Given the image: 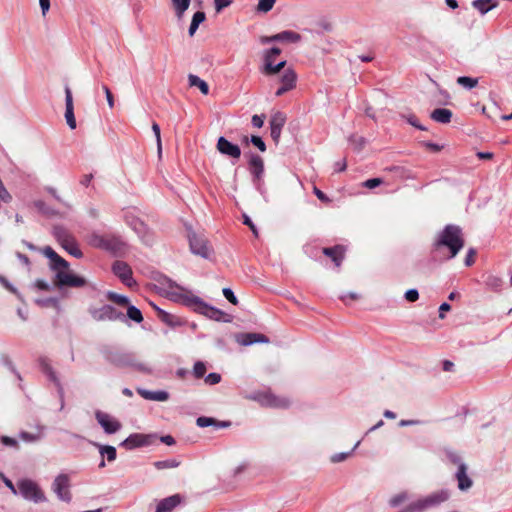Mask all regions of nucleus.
Listing matches in <instances>:
<instances>
[{"mask_svg": "<svg viewBox=\"0 0 512 512\" xmlns=\"http://www.w3.org/2000/svg\"><path fill=\"white\" fill-rule=\"evenodd\" d=\"M235 340L242 346H250L254 343H269L268 337L261 333H239Z\"/></svg>", "mask_w": 512, "mask_h": 512, "instance_id": "6ab92c4d", "label": "nucleus"}, {"mask_svg": "<svg viewBox=\"0 0 512 512\" xmlns=\"http://www.w3.org/2000/svg\"><path fill=\"white\" fill-rule=\"evenodd\" d=\"M475 255H476V251L473 248L469 249V251L465 257V261H464L466 266H471L474 264Z\"/></svg>", "mask_w": 512, "mask_h": 512, "instance_id": "5fc2aeb1", "label": "nucleus"}, {"mask_svg": "<svg viewBox=\"0 0 512 512\" xmlns=\"http://www.w3.org/2000/svg\"><path fill=\"white\" fill-rule=\"evenodd\" d=\"M249 399L257 401L263 407L270 408H288L291 404L290 400L284 396H277L270 391L255 393L249 396Z\"/></svg>", "mask_w": 512, "mask_h": 512, "instance_id": "39448f33", "label": "nucleus"}, {"mask_svg": "<svg viewBox=\"0 0 512 512\" xmlns=\"http://www.w3.org/2000/svg\"><path fill=\"white\" fill-rule=\"evenodd\" d=\"M204 381L208 385L218 384L221 381V375L218 373H210L205 377Z\"/></svg>", "mask_w": 512, "mask_h": 512, "instance_id": "a18cd8bd", "label": "nucleus"}, {"mask_svg": "<svg viewBox=\"0 0 512 512\" xmlns=\"http://www.w3.org/2000/svg\"><path fill=\"white\" fill-rule=\"evenodd\" d=\"M491 0H474L472 5L475 9H477L482 14L487 13L491 8L495 6V4L489 6V2Z\"/></svg>", "mask_w": 512, "mask_h": 512, "instance_id": "e433bc0d", "label": "nucleus"}, {"mask_svg": "<svg viewBox=\"0 0 512 512\" xmlns=\"http://www.w3.org/2000/svg\"><path fill=\"white\" fill-rule=\"evenodd\" d=\"M196 424H197V426H199L201 428H205V427H209V426H215L216 428H225V427L229 426L228 422H220V421L216 420L215 418L206 417V416L198 417L196 420Z\"/></svg>", "mask_w": 512, "mask_h": 512, "instance_id": "bb28decb", "label": "nucleus"}, {"mask_svg": "<svg viewBox=\"0 0 512 512\" xmlns=\"http://www.w3.org/2000/svg\"><path fill=\"white\" fill-rule=\"evenodd\" d=\"M95 417L107 434H114L121 428V423L108 413L97 411Z\"/></svg>", "mask_w": 512, "mask_h": 512, "instance_id": "ddd939ff", "label": "nucleus"}, {"mask_svg": "<svg viewBox=\"0 0 512 512\" xmlns=\"http://www.w3.org/2000/svg\"><path fill=\"white\" fill-rule=\"evenodd\" d=\"M19 436L23 441L26 442H36L40 439L39 434H32L29 432H21Z\"/></svg>", "mask_w": 512, "mask_h": 512, "instance_id": "09e8293b", "label": "nucleus"}, {"mask_svg": "<svg viewBox=\"0 0 512 512\" xmlns=\"http://www.w3.org/2000/svg\"><path fill=\"white\" fill-rule=\"evenodd\" d=\"M449 498V494L447 491H438L434 492L422 499H419L413 503H411L408 507L411 511H423L428 508L437 506L442 502L446 501Z\"/></svg>", "mask_w": 512, "mask_h": 512, "instance_id": "0eeeda50", "label": "nucleus"}, {"mask_svg": "<svg viewBox=\"0 0 512 512\" xmlns=\"http://www.w3.org/2000/svg\"><path fill=\"white\" fill-rule=\"evenodd\" d=\"M65 104H66V111H65L66 122L71 129H75L76 128V120H75V116H74L73 98H72V92L68 86L65 88Z\"/></svg>", "mask_w": 512, "mask_h": 512, "instance_id": "aec40b11", "label": "nucleus"}, {"mask_svg": "<svg viewBox=\"0 0 512 512\" xmlns=\"http://www.w3.org/2000/svg\"><path fill=\"white\" fill-rule=\"evenodd\" d=\"M456 478L458 481V488L462 491L468 490L472 486V480L467 475V467L464 463L458 465L456 472Z\"/></svg>", "mask_w": 512, "mask_h": 512, "instance_id": "5701e85b", "label": "nucleus"}, {"mask_svg": "<svg viewBox=\"0 0 512 512\" xmlns=\"http://www.w3.org/2000/svg\"><path fill=\"white\" fill-rule=\"evenodd\" d=\"M301 40V35L291 30H285L281 32V41L297 43Z\"/></svg>", "mask_w": 512, "mask_h": 512, "instance_id": "f704fd0d", "label": "nucleus"}, {"mask_svg": "<svg viewBox=\"0 0 512 512\" xmlns=\"http://www.w3.org/2000/svg\"><path fill=\"white\" fill-rule=\"evenodd\" d=\"M281 53V50L278 47H273L269 50H266L264 53V64L267 63V57L270 56L271 60L275 61L277 55Z\"/></svg>", "mask_w": 512, "mask_h": 512, "instance_id": "3c124183", "label": "nucleus"}, {"mask_svg": "<svg viewBox=\"0 0 512 512\" xmlns=\"http://www.w3.org/2000/svg\"><path fill=\"white\" fill-rule=\"evenodd\" d=\"M112 271L125 285L131 287L134 284L131 267L126 262L115 261L112 265Z\"/></svg>", "mask_w": 512, "mask_h": 512, "instance_id": "2eb2a0df", "label": "nucleus"}, {"mask_svg": "<svg viewBox=\"0 0 512 512\" xmlns=\"http://www.w3.org/2000/svg\"><path fill=\"white\" fill-rule=\"evenodd\" d=\"M107 359L114 365L119 367L130 366L138 371L148 372L149 369L143 363L137 362L134 355L130 353L109 354Z\"/></svg>", "mask_w": 512, "mask_h": 512, "instance_id": "9b49d317", "label": "nucleus"}, {"mask_svg": "<svg viewBox=\"0 0 512 512\" xmlns=\"http://www.w3.org/2000/svg\"><path fill=\"white\" fill-rule=\"evenodd\" d=\"M39 365H40L41 371L49 378L50 381H52L55 384L60 398L63 399V397H64L63 386H62L60 379L57 376L56 372L52 368L49 360L47 358H40Z\"/></svg>", "mask_w": 512, "mask_h": 512, "instance_id": "4468645a", "label": "nucleus"}, {"mask_svg": "<svg viewBox=\"0 0 512 512\" xmlns=\"http://www.w3.org/2000/svg\"><path fill=\"white\" fill-rule=\"evenodd\" d=\"M127 316L128 318H130L131 320L137 322V323H140L142 322L143 320V316H142V313L141 311L136 308L135 306H128V309H127Z\"/></svg>", "mask_w": 512, "mask_h": 512, "instance_id": "4c0bfd02", "label": "nucleus"}, {"mask_svg": "<svg viewBox=\"0 0 512 512\" xmlns=\"http://www.w3.org/2000/svg\"><path fill=\"white\" fill-rule=\"evenodd\" d=\"M4 484L10 489V491L14 494V495H17L18 494V487L16 488L15 485L12 483L11 480H9L8 478H4Z\"/></svg>", "mask_w": 512, "mask_h": 512, "instance_id": "0e129e2a", "label": "nucleus"}, {"mask_svg": "<svg viewBox=\"0 0 512 512\" xmlns=\"http://www.w3.org/2000/svg\"><path fill=\"white\" fill-rule=\"evenodd\" d=\"M172 7L178 19H182L190 6L191 0H171Z\"/></svg>", "mask_w": 512, "mask_h": 512, "instance_id": "c756f323", "label": "nucleus"}, {"mask_svg": "<svg viewBox=\"0 0 512 512\" xmlns=\"http://www.w3.org/2000/svg\"><path fill=\"white\" fill-rule=\"evenodd\" d=\"M286 123V116L284 113L277 111L275 112L270 119V130L271 137L275 142L279 141L281 131L283 126Z\"/></svg>", "mask_w": 512, "mask_h": 512, "instance_id": "a211bd4d", "label": "nucleus"}, {"mask_svg": "<svg viewBox=\"0 0 512 512\" xmlns=\"http://www.w3.org/2000/svg\"><path fill=\"white\" fill-rule=\"evenodd\" d=\"M152 130L155 134L156 141H157V150L159 156L162 154V143H161V135H160V127L157 123L152 124Z\"/></svg>", "mask_w": 512, "mask_h": 512, "instance_id": "37998d69", "label": "nucleus"}, {"mask_svg": "<svg viewBox=\"0 0 512 512\" xmlns=\"http://www.w3.org/2000/svg\"><path fill=\"white\" fill-rule=\"evenodd\" d=\"M500 283H501V280L497 277H489L488 281H487V285L491 286V287H494V288H497L500 286Z\"/></svg>", "mask_w": 512, "mask_h": 512, "instance_id": "338daca9", "label": "nucleus"}, {"mask_svg": "<svg viewBox=\"0 0 512 512\" xmlns=\"http://www.w3.org/2000/svg\"><path fill=\"white\" fill-rule=\"evenodd\" d=\"M70 477L59 474L52 483V490L60 501L69 503L72 500Z\"/></svg>", "mask_w": 512, "mask_h": 512, "instance_id": "9d476101", "label": "nucleus"}, {"mask_svg": "<svg viewBox=\"0 0 512 512\" xmlns=\"http://www.w3.org/2000/svg\"><path fill=\"white\" fill-rule=\"evenodd\" d=\"M88 243L95 248L116 253L120 250L122 243L115 237L93 233L88 238Z\"/></svg>", "mask_w": 512, "mask_h": 512, "instance_id": "6e6552de", "label": "nucleus"}, {"mask_svg": "<svg viewBox=\"0 0 512 512\" xmlns=\"http://www.w3.org/2000/svg\"><path fill=\"white\" fill-rule=\"evenodd\" d=\"M405 499H406V494L402 493V494L394 496L390 500V504H391V506L395 507V506H398L400 503H402Z\"/></svg>", "mask_w": 512, "mask_h": 512, "instance_id": "13d9d810", "label": "nucleus"}, {"mask_svg": "<svg viewBox=\"0 0 512 512\" xmlns=\"http://www.w3.org/2000/svg\"><path fill=\"white\" fill-rule=\"evenodd\" d=\"M1 441L7 446H17V441L14 438L8 436H3Z\"/></svg>", "mask_w": 512, "mask_h": 512, "instance_id": "774afa93", "label": "nucleus"}, {"mask_svg": "<svg viewBox=\"0 0 512 512\" xmlns=\"http://www.w3.org/2000/svg\"><path fill=\"white\" fill-rule=\"evenodd\" d=\"M182 501L179 494H175L160 500L156 506L155 512H172Z\"/></svg>", "mask_w": 512, "mask_h": 512, "instance_id": "412c9836", "label": "nucleus"}, {"mask_svg": "<svg viewBox=\"0 0 512 512\" xmlns=\"http://www.w3.org/2000/svg\"><path fill=\"white\" fill-rule=\"evenodd\" d=\"M313 192L320 201L329 202V198L317 187H314Z\"/></svg>", "mask_w": 512, "mask_h": 512, "instance_id": "e2e57ef3", "label": "nucleus"}, {"mask_svg": "<svg viewBox=\"0 0 512 512\" xmlns=\"http://www.w3.org/2000/svg\"><path fill=\"white\" fill-rule=\"evenodd\" d=\"M222 293L224 295V297L233 305H237L238 304V299L236 298V296L234 295L233 291L230 289V288H224L222 290Z\"/></svg>", "mask_w": 512, "mask_h": 512, "instance_id": "49530a36", "label": "nucleus"}, {"mask_svg": "<svg viewBox=\"0 0 512 512\" xmlns=\"http://www.w3.org/2000/svg\"><path fill=\"white\" fill-rule=\"evenodd\" d=\"M276 1L277 0H259L256 7V11L258 13H268L273 9Z\"/></svg>", "mask_w": 512, "mask_h": 512, "instance_id": "c9c22d12", "label": "nucleus"}, {"mask_svg": "<svg viewBox=\"0 0 512 512\" xmlns=\"http://www.w3.org/2000/svg\"><path fill=\"white\" fill-rule=\"evenodd\" d=\"M349 455L350 453H337L331 457V461L333 463H339L344 461Z\"/></svg>", "mask_w": 512, "mask_h": 512, "instance_id": "052dcab7", "label": "nucleus"}, {"mask_svg": "<svg viewBox=\"0 0 512 512\" xmlns=\"http://www.w3.org/2000/svg\"><path fill=\"white\" fill-rule=\"evenodd\" d=\"M62 247L69 254L73 255L74 257H76V258H81L82 257V252L79 249V247H78L76 241L74 240V238L65 239L64 240V244L62 245Z\"/></svg>", "mask_w": 512, "mask_h": 512, "instance_id": "7c9ffc66", "label": "nucleus"}, {"mask_svg": "<svg viewBox=\"0 0 512 512\" xmlns=\"http://www.w3.org/2000/svg\"><path fill=\"white\" fill-rule=\"evenodd\" d=\"M464 246V238L462 230L456 225H447L439 232L433 243V250L441 253L444 248L448 249L445 259L454 258Z\"/></svg>", "mask_w": 512, "mask_h": 512, "instance_id": "7ed1b4c3", "label": "nucleus"}, {"mask_svg": "<svg viewBox=\"0 0 512 512\" xmlns=\"http://www.w3.org/2000/svg\"><path fill=\"white\" fill-rule=\"evenodd\" d=\"M457 84L465 89H473L478 85V78H472L468 76H460L457 78Z\"/></svg>", "mask_w": 512, "mask_h": 512, "instance_id": "72a5a7b5", "label": "nucleus"}, {"mask_svg": "<svg viewBox=\"0 0 512 512\" xmlns=\"http://www.w3.org/2000/svg\"><path fill=\"white\" fill-rule=\"evenodd\" d=\"M108 299L118 305L126 306L129 303V300L126 296L119 295L114 292H109L107 295Z\"/></svg>", "mask_w": 512, "mask_h": 512, "instance_id": "ea45409f", "label": "nucleus"}, {"mask_svg": "<svg viewBox=\"0 0 512 512\" xmlns=\"http://www.w3.org/2000/svg\"><path fill=\"white\" fill-rule=\"evenodd\" d=\"M297 75L295 71L291 68L284 70L282 76L280 77V87L276 90L275 95L280 97L284 95L286 92L292 90L296 86Z\"/></svg>", "mask_w": 512, "mask_h": 512, "instance_id": "f8f14e48", "label": "nucleus"}, {"mask_svg": "<svg viewBox=\"0 0 512 512\" xmlns=\"http://www.w3.org/2000/svg\"><path fill=\"white\" fill-rule=\"evenodd\" d=\"M249 169L253 175L254 183L257 186V189H260L261 179L264 173L263 159L257 154H252L249 160Z\"/></svg>", "mask_w": 512, "mask_h": 512, "instance_id": "dca6fc26", "label": "nucleus"}, {"mask_svg": "<svg viewBox=\"0 0 512 512\" xmlns=\"http://www.w3.org/2000/svg\"><path fill=\"white\" fill-rule=\"evenodd\" d=\"M217 150L228 157L239 159L241 156V149L238 145L231 143L225 137H219L217 141Z\"/></svg>", "mask_w": 512, "mask_h": 512, "instance_id": "f3484780", "label": "nucleus"}, {"mask_svg": "<svg viewBox=\"0 0 512 512\" xmlns=\"http://www.w3.org/2000/svg\"><path fill=\"white\" fill-rule=\"evenodd\" d=\"M137 393L142 396L146 400L151 401H167L169 399V394L166 391H149L143 388H138Z\"/></svg>", "mask_w": 512, "mask_h": 512, "instance_id": "b1692460", "label": "nucleus"}, {"mask_svg": "<svg viewBox=\"0 0 512 512\" xmlns=\"http://www.w3.org/2000/svg\"><path fill=\"white\" fill-rule=\"evenodd\" d=\"M54 235L58 239L61 245L64 244V240L68 238H73L65 229L61 227L54 228Z\"/></svg>", "mask_w": 512, "mask_h": 512, "instance_id": "a19ab883", "label": "nucleus"}, {"mask_svg": "<svg viewBox=\"0 0 512 512\" xmlns=\"http://www.w3.org/2000/svg\"><path fill=\"white\" fill-rule=\"evenodd\" d=\"M205 19H206V15L203 11H197L196 13H194L190 27H189V35L190 36H193L195 34L199 25L202 22H204Z\"/></svg>", "mask_w": 512, "mask_h": 512, "instance_id": "2f4dec72", "label": "nucleus"}, {"mask_svg": "<svg viewBox=\"0 0 512 512\" xmlns=\"http://www.w3.org/2000/svg\"><path fill=\"white\" fill-rule=\"evenodd\" d=\"M243 218H244V221L243 223L245 225H247L251 231L253 232V234L255 236H258V231H257V228L255 227V225L253 224V222L251 221V219L247 216V215H243Z\"/></svg>", "mask_w": 512, "mask_h": 512, "instance_id": "bf43d9fd", "label": "nucleus"}, {"mask_svg": "<svg viewBox=\"0 0 512 512\" xmlns=\"http://www.w3.org/2000/svg\"><path fill=\"white\" fill-rule=\"evenodd\" d=\"M179 462L175 459H170V460H164V461H156L154 463V466L158 469V470H162V469H167V468H175V467H178L179 466Z\"/></svg>", "mask_w": 512, "mask_h": 512, "instance_id": "58836bf2", "label": "nucleus"}, {"mask_svg": "<svg viewBox=\"0 0 512 512\" xmlns=\"http://www.w3.org/2000/svg\"><path fill=\"white\" fill-rule=\"evenodd\" d=\"M99 448V452L102 457H106L109 462H112L116 459V448L110 445H100L96 444Z\"/></svg>", "mask_w": 512, "mask_h": 512, "instance_id": "473e14b6", "label": "nucleus"}, {"mask_svg": "<svg viewBox=\"0 0 512 512\" xmlns=\"http://www.w3.org/2000/svg\"><path fill=\"white\" fill-rule=\"evenodd\" d=\"M190 250L194 255L204 259H211L214 251L207 238L202 234L190 232L188 234Z\"/></svg>", "mask_w": 512, "mask_h": 512, "instance_id": "20e7f679", "label": "nucleus"}, {"mask_svg": "<svg viewBox=\"0 0 512 512\" xmlns=\"http://www.w3.org/2000/svg\"><path fill=\"white\" fill-rule=\"evenodd\" d=\"M206 373V366L203 362L197 361L193 367V374L196 378H202Z\"/></svg>", "mask_w": 512, "mask_h": 512, "instance_id": "79ce46f5", "label": "nucleus"}, {"mask_svg": "<svg viewBox=\"0 0 512 512\" xmlns=\"http://www.w3.org/2000/svg\"><path fill=\"white\" fill-rule=\"evenodd\" d=\"M344 252V248L340 245L323 249V253L330 257L337 267L341 265L344 258Z\"/></svg>", "mask_w": 512, "mask_h": 512, "instance_id": "393cba45", "label": "nucleus"}, {"mask_svg": "<svg viewBox=\"0 0 512 512\" xmlns=\"http://www.w3.org/2000/svg\"><path fill=\"white\" fill-rule=\"evenodd\" d=\"M42 14L45 15L50 8V0H39Z\"/></svg>", "mask_w": 512, "mask_h": 512, "instance_id": "69168bd1", "label": "nucleus"}, {"mask_svg": "<svg viewBox=\"0 0 512 512\" xmlns=\"http://www.w3.org/2000/svg\"><path fill=\"white\" fill-rule=\"evenodd\" d=\"M251 143L256 146L260 151L264 152L266 150V145L261 137L259 136H252L251 137Z\"/></svg>", "mask_w": 512, "mask_h": 512, "instance_id": "603ef678", "label": "nucleus"}, {"mask_svg": "<svg viewBox=\"0 0 512 512\" xmlns=\"http://www.w3.org/2000/svg\"><path fill=\"white\" fill-rule=\"evenodd\" d=\"M161 284L167 287V295L175 302L193 307L196 312L216 321H221L226 316L220 309L206 304L199 297L193 295L191 291L179 286L167 277L163 278Z\"/></svg>", "mask_w": 512, "mask_h": 512, "instance_id": "f257e3e1", "label": "nucleus"}, {"mask_svg": "<svg viewBox=\"0 0 512 512\" xmlns=\"http://www.w3.org/2000/svg\"><path fill=\"white\" fill-rule=\"evenodd\" d=\"M264 124V119L263 117L259 116V115H254L252 117V125L254 127H257V128H261Z\"/></svg>", "mask_w": 512, "mask_h": 512, "instance_id": "680f3d73", "label": "nucleus"}, {"mask_svg": "<svg viewBox=\"0 0 512 512\" xmlns=\"http://www.w3.org/2000/svg\"><path fill=\"white\" fill-rule=\"evenodd\" d=\"M405 299L408 302H415L419 299V293L416 289H410L405 293Z\"/></svg>", "mask_w": 512, "mask_h": 512, "instance_id": "864d4df0", "label": "nucleus"}, {"mask_svg": "<svg viewBox=\"0 0 512 512\" xmlns=\"http://www.w3.org/2000/svg\"><path fill=\"white\" fill-rule=\"evenodd\" d=\"M43 254L50 260V268L55 272L57 285L67 287H83L86 285L85 278L73 274L69 270L68 262L60 257L51 247H45Z\"/></svg>", "mask_w": 512, "mask_h": 512, "instance_id": "f03ea898", "label": "nucleus"}, {"mask_svg": "<svg viewBox=\"0 0 512 512\" xmlns=\"http://www.w3.org/2000/svg\"><path fill=\"white\" fill-rule=\"evenodd\" d=\"M232 0H214V6L216 12H221L224 8H227L231 5Z\"/></svg>", "mask_w": 512, "mask_h": 512, "instance_id": "8fccbe9b", "label": "nucleus"}, {"mask_svg": "<svg viewBox=\"0 0 512 512\" xmlns=\"http://www.w3.org/2000/svg\"><path fill=\"white\" fill-rule=\"evenodd\" d=\"M350 141H351L352 145L354 146V148L357 150L362 149L365 145V139L360 136H356V135L351 136Z\"/></svg>", "mask_w": 512, "mask_h": 512, "instance_id": "de8ad7c7", "label": "nucleus"}, {"mask_svg": "<svg viewBox=\"0 0 512 512\" xmlns=\"http://www.w3.org/2000/svg\"><path fill=\"white\" fill-rule=\"evenodd\" d=\"M188 83L190 87L198 88L203 95L209 94V85L206 81L194 74L188 75Z\"/></svg>", "mask_w": 512, "mask_h": 512, "instance_id": "cd10ccee", "label": "nucleus"}, {"mask_svg": "<svg viewBox=\"0 0 512 512\" xmlns=\"http://www.w3.org/2000/svg\"><path fill=\"white\" fill-rule=\"evenodd\" d=\"M341 300L344 302V303H348V300H351V301H355V300H358L360 298V295L355 293V292H350V293H347V294H343L340 296Z\"/></svg>", "mask_w": 512, "mask_h": 512, "instance_id": "6e6d98bb", "label": "nucleus"}, {"mask_svg": "<svg viewBox=\"0 0 512 512\" xmlns=\"http://www.w3.org/2000/svg\"><path fill=\"white\" fill-rule=\"evenodd\" d=\"M149 436L143 435V434H131L128 438H126L121 445L126 447L127 449H133L136 447H141L148 445L149 442Z\"/></svg>", "mask_w": 512, "mask_h": 512, "instance_id": "4be33fe9", "label": "nucleus"}, {"mask_svg": "<svg viewBox=\"0 0 512 512\" xmlns=\"http://www.w3.org/2000/svg\"><path fill=\"white\" fill-rule=\"evenodd\" d=\"M18 492L23 498L35 503L46 501V497L38 484L30 479H22L17 483Z\"/></svg>", "mask_w": 512, "mask_h": 512, "instance_id": "423d86ee", "label": "nucleus"}, {"mask_svg": "<svg viewBox=\"0 0 512 512\" xmlns=\"http://www.w3.org/2000/svg\"><path fill=\"white\" fill-rule=\"evenodd\" d=\"M383 183L381 178H371L362 183V186L368 189H373L380 186Z\"/></svg>", "mask_w": 512, "mask_h": 512, "instance_id": "c03bdc74", "label": "nucleus"}, {"mask_svg": "<svg viewBox=\"0 0 512 512\" xmlns=\"http://www.w3.org/2000/svg\"><path fill=\"white\" fill-rule=\"evenodd\" d=\"M92 318L96 321H124L125 315L111 305H103L90 309Z\"/></svg>", "mask_w": 512, "mask_h": 512, "instance_id": "1a4fd4ad", "label": "nucleus"}, {"mask_svg": "<svg viewBox=\"0 0 512 512\" xmlns=\"http://www.w3.org/2000/svg\"><path fill=\"white\" fill-rule=\"evenodd\" d=\"M405 118H406L407 122H408L409 124H411L412 126H414V127L418 128V129H420V130H425V127H423V126L419 123V121H418V119H417V117H416L415 115H409V116H407V117H405Z\"/></svg>", "mask_w": 512, "mask_h": 512, "instance_id": "4d7b16f0", "label": "nucleus"}, {"mask_svg": "<svg viewBox=\"0 0 512 512\" xmlns=\"http://www.w3.org/2000/svg\"><path fill=\"white\" fill-rule=\"evenodd\" d=\"M286 65V61H281L279 63H275L274 60H271V57H267V63L264 64L262 72L266 76H272L279 73Z\"/></svg>", "mask_w": 512, "mask_h": 512, "instance_id": "a878e982", "label": "nucleus"}, {"mask_svg": "<svg viewBox=\"0 0 512 512\" xmlns=\"http://www.w3.org/2000/svg\"><path fill=\"white\" fill-rule=\"evenodd\" d=\"M431 118L436 122L446 124L451 121L452 112L446 108H438L431 113Z\"/></svg>", "mask_w": 512, "mask_h": 512, "instance_id": "c85d7f7f", "label": "nucleus"}]
</instances>
